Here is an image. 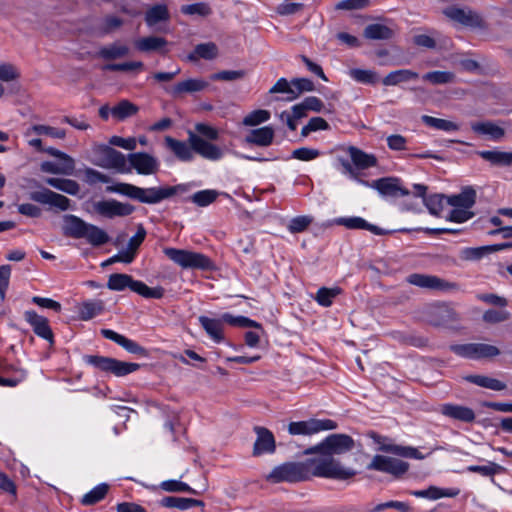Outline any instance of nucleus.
I'll return each instance as SVG.
<instances>
[{"instance_id":"f257e3e1","label":"nucleus","mask_w":512,"mask_h":512,"mask_svg":"<svg viewBox=\"0 0 512 512\" xmlns=\"http://www.w3.org/2000/svg\"><path fill=\"white\" fill-rule=\"evenodd\" d=\"M182 186L141 188L129 183H116L106 188L107 192L118 193L145 204H156L172 197Z\"/></svg>"},{"instance_id":"f03ea898","label":"nucleus","mask_w":512,"mask_h":512,"mask_svg":"<svg viewBox=\"0 0 512 512\" xmlns=\"http://www.w3.org/2000/svg\"><path fill=\"white\" fill-rule=\"evenodd\" d=\"M308 466L310 473L317 477L347 480L356 475L354 469L343 466L332 455L322 451L316 457L308 459Z\"/></svg>"},{"instance_id":"7ed1b4c3","label":"nucleus","mask_w":512,"mask_h":512,"mask_svg":"<svg viewBox=\"0 0 512 512\" xmlns=\"http://www.w3.org/2000/svg\"><path fill=\"white\" fill-rule=\"evenodd\" d=\"M163 253L182 269L209 270L213 268L211 259L203 253L173 247H165Z\"/></svg>"},{"instance_id":"20e7f679","label":"nucleus","mask_w":512,"mask_h":512,"mask_svg":"<svg viewBox=\"0 0 512 512\" xmlns=\"http://www.w3.org/2000/svg\"><path fill=\"white\" fill-rule=\"evenodd\" d=\"M107 287L113 291H123L130 288L133 292L145 297L160 299L164 295L162 287L150 288L144 282L134 280L130 275L115 273L109 276Z\"/></svg>"},{"instance_id":"39448f33","label":"nucleus","mask_w":512,"mask_h":512,"mask_svg":"<svg viewBox=\"0 0 512 512\" xmlns=\"http://www.w3.org/2000/svg\"><path fill=\"white\" fill-rule=\"evenodd\" d=\"M476 192L467 187L457 195L448 197V205L451 210L447 214L446 218L452 222L462 223L468 221L474 216L471 208L475 204Z\"/></svg>"},{"instance_id":"423d86ee","label":"nucleus","mask_w":512,"mask_h":512,"mask_svg":"<svg viewBox=\"0 0 512 512\" xmlns=\"http://www.w3.org/2000/svg\"><path fill=\"white\" fill-rule=\"evenodd\" d=\"M83 360L86 364L102 372L111 373L116 377H124L140 368L138 363L125 362L100 355H85Z\"/></svg>"},{"instance_id":"0eeeda50","label":"nucleus","mask_w":512,"mask_h":512,"mask_svg":"<svg viewBox=\"0 0 512 512\" xmlns=\"http://www.w3.org/2000/svg\"><path fill=\"white\" fill-rule=\"evenodd\" d=\"M309 473L308 460L305 463H285L275 467L268 475V479L273 482H296L306 479Z\"/></svg>"},{"instance_id":"6e6552de","label":"nucleus","mask_w":512,"mask_h":512,"mask_svg":"<svg viewBox=\"0 0 512 512\" xmlns=\"http://www.w3.org/2000/svg\"><path fill=\"white\" fill-rule=\"evenodd\" d=\"M451 350L463 358L483 360L496 357L500 354L498 347L486 343H467L451 346Z\"/></svg>"},{"instance_id":"1a4fd4ad","label":"nucleus","mask_w":512,"mask_h":512,"mask_svg":"<svg viewBox=\"0 0 512 512\" xmlns=\"http://www.w3.org/2000/svg\"><path fill=\"white\" fill-rule=\"evenodd\" d=\"M358 182L377 190L383 196L390 197H413V190L410 191L402 186L400 179L393 177L381 178L368 183L364 180L358 179Z\"/></svg>"},{"instance_id":"9d476101","label":"nucleus","mask_w":512,"mask_h":512,"mask_svg":"<svg viewBox=\"0 0 512 512\" xmlns=\"http://www.w3.org/2000/svg\"><path fill=\"white\" fill-rule=\"evenodd\" d=\"M336 428L337 424L333 420L311 418L306 421L291 422L288 425V432L291 435H312Z\"/></svg>"},{"instance_id":"9b49d317","label":"nucleus","mask_w":512,"mask_h":512,"mask_svg":"<svg viewBox=\"0 0 512 512\" xmlns=\"http://www.w3.org/2000/svg\"><path fill=\"white\" fill-rule=\"evenodd\" d=\"M94 153L97 156V165L124 171L127 160L123 153L105 144L95 146Z\"/></svg>"},{"instance_id":"f8f14e48","label":"nucleus","mask_w":512,"mask_h":512,"mask_svg":"<svg viewBox=\"0 0 512 512\" xmlns=\"http://www.w3.org/2000/svg\"><path fill=\"white\" fill-rule=\"evenodd\" d=\"M427 186L423 184L413 185V198L421 199L432 215L441 216L448 207V197L443 194H432L426 197Z\"/></svg>"},{"instance_id":"ddd939ff","label":"nucleus","mask_w":512,"mask_h":512,"mask_svg":"<svg viewBox=\"0 0 512 512\" xmlns=\"http://www.w3.org/2000/svg\"><path fill=\"white\" fill-rule=\"evenodd\" d=\"M353 445L354 441L350 436L345 434H332L328 436L320 445L307 450L306 453L308 454L314 451H322L330 455L342 454L351 450Z\"/></svg>"},{"instance_id":"4468645a","label":"nucleus","mask_w":512,"mask_h":512,"mask_svg":"<svg viewBox=\"0 0 512 512\" xmlns=\"http://www.w3.org/2000/svg\"><path fill=\"white\" fill-rule=\"evenodd\" d=\"M443 14L451 21L468 27H482V16L470 8H458L455 6L447 7Z\"/></svg>"},{"instance_id":"2eb2a0df","label":"nucleus","mask_w":512,"mask_h":512,"mask_svg":"<svg viewBox=\"0 0 512 512\" xmlns=\"http://www.w3.org/2000/svg\"><path fill=\"white\" fill-rule=\"evenodd\" d=\"M29 198L37 203L48 205L50 208L60 211L70 209V199L47 188L30 192Z\"/></svg>"},{"instance_id":"dca6fc26","label":"nucleus","mask_w":512,"mask_h":512,"mask_svg":"<svg viewBox=\"0 0 512 512\" xmlns=\"http://www.w3.org/2000/svg\"><path fill=\"white\" fill-rule=\"evenodd\" d=\"M406 281L422 289L435 291H449L455 288L453 283L447 282L435 275L413 273L407 276Z\"/></svg>"},{"instance_id":"f3484780","label":"nucleus","mask_w":512,"mask_h":512,"mask_svg":"<svg viewBox=\"0 0 512 512\" xmlns=\"http://www.w3.org/2000/svg\"><path fill=\"white\" fill-rule=\"evenodd\" d=\"M409 468L407 462L383 455H375L368 469L389 473L395 476L404 474Z\"/></svg>"},{"instance_id":"a211bd4d","label":"nucleus","mask_w":512,"mask_h":512,"mask_svg":"<svg viewBox=\"0 0 512 512\" xmlns=\"http://www.w3.org/2000/svg\"><path fill=\"white\" fill-rule=\"evenodd\" d=\"M189 142L193 150L207 160L218 161L224 157L225 150L223 148L203 139L199 135L190 133Z\"/></svg>"},{"instance_id":"6ab92c4d","label":"nucleus","mask_w":512,"mask_h":512,"mask_svg":"<svg viewBox=\"0 0 512 512\" xmlns=\"http://www.w3.org/2000/svg\"><path fill=\"white\" fill-rule=\"evenodd\" d=\"M93 208L95 212L106 218L128 216L134 211L130 204L115 199L97 201L93 204Z\"/></svg>"},{"instance_id":"aec40b11","label":"nucleus","mask_w":512,"mask_h":512,"mask_svg":"<svg viewBox=\"0 0 512 512\" xmlns=\"http://www.w3.org/2000/svg\"><path fill=\"white\" fill-rule=\"evenodd\" d=\"M127 160L131 167L141 175L155 174L160 166L156 157L144 152L131 153L128 155Z\"/></svg>"},{"instance_id":"412c9836","label":"nucleus","mask_w":512,"mask_h":512,"mask_svg":"<svg viewBox=\"0 0 512 512\" xmlns=\"http://www.w3.org/2000/svg\"><path fill=\"white\" fill-rule=\"evenodd\" d=\"M24 319L37 336L53 343V332L47 318L37 314L34 310H27L24 312Z\"/></svg>"},{"instance_id":"4be33fe9","label":"nucleus","mask_w":512,"mask_h":512,"mask_svg":"<svg viewBox=\"0 0 512 512\" xmlns=\"http://www.w3.org/2000/svg\"><path fill=\"white\" fill-rule=\"evenodd\" d=\"M470 126L474 133L491 141H500L505 136V128L493 121L472 122Z\"/></svg>"},{"instance_id":"5701e85b","label":"nucleus","mask_w":512,"mask_h":512,"mask_svg":"<svg viewBox=\"0 0 512 512\" xmlns=\"http://www.w3.org/2000/svg\"><path fill=\"white\" fill-rule=\"evenodd\" d=\"M439 411L442 415L451 418L453 420L471 423L475 420V412L473 409L452 403H445L440 406Z\"/></svg>"},{"instance_id":"b1692460","label":"nucleus","mask_w":512,"mask_h":512,"mask_svg":"<svg viewBox=\"0 0 512 512\" xmlns=\"http://www.w3.org/2000/svg\"><path fill=\"white\" fill-rule=\"evenodd\" d=\"M101 334L106 339H109L115 343H117L119 346L124 348L127 352L141 355V356H147V350L139 345L137 342L111 330V329H102Z\"/></svg>"},{"instance_id":"393cba45","label":"nucleus","mask_w":512,"mask_h":512,"mask_svg":"<svg viewBox=\"0 0 512 512\" xmlns=\"http://www.w3.org/2000/svg\"><path fill=\"white\" fill-rule=\"evenodd\" d=\"M254 431L257 435L254 443L253 454L262 455L265 453H273L275 451V439L268 429L256 426Z\"/></svg>"},{"instance_id":"a878e982","label":"nucleus","mask_w":512,"mask_h":512,"mask_svg":"<svg viewBox=\"0 0 512 512\" xmlns=\"http://www.w3.org/2000/svg\"><path fill=\"white\" fill-rule=\"evenodd\" d=\"M275 131L270 126L251 130L245 137V142L260 147H267L273 143Z\"/></svg>"},{"instance_id":"bb28decb","label":"nucleus","mask_w":512,"mask_h":512,"mask_svg":"<svg viewBox=\"0 0 512 512\" xmlns=\"http://www.w3.org/2000/svg\"><path fill=\"white\" fill-rule=\"evenodd\" d=\"M165 143L167 148H169L179 160L187 162L193 159V152L195 151L193 150L190 143L188 144L184 141L176 140L169 136L165 138Z\"/></svg>"},{"instance_id":"cd10ccee","label":"nucleus","mask_w":512,"mask_h":512,"mask_svg":"<svg viewBox=\"0 0 512 512\" xmlns=\"http://www.w3.org/2000/svg\"><path fill=\"white\" fill-rule=\"evenodd\" d=\"M63 220V231L65 235L76 239H80L83 237L86 227L88 225L87 222L71 214L65 215Z\"/></svg>"},{"instance_id":"c85d7f7f","label":"nucleus","mask_w":512,"mask_h":512,"mask_svg":"<svg viewBox=\"0 0 512 512\" xmlns=\"http://www.w3.org/2000/svg\"><path fill=\"white\" fill-rule=\"evenodd\" d=\"M337 225L346 227L347 229H363L373 232L376 235L382 234V230L377 226L368 223L365 219L359 216L340 217L335 220Z\"/></svg>"},{"instance_id":"c756f323","label":"nucleus","mask_w":512,"mask_h":512,"mask_svg":"<svg viewBox=\"0 0 512 512\" xmlns=\"http://www.w3.org/2000/svg\"><path fill=\"white\" fill-rule=\"evenodd\" d=\"M201 326L206 331V333L210 336V338L216 342L220 343L223 341V321L220 319L209 318L207 316H200L198 318Z\"/></svg>"},{"instance_id":"7c9ffc66","label":"nucleus","mask_w":512,"mask_h":512,"mask_svg":"<svg viewBox=\"0 0 512 512\" xmlns=\"http://www.w3.org/2000/svg\"><path fill=\"white\" fill-rule=\"evenodd\" d=\"M208 82L203 79H187L177 83L170 91L171 95L178 97L184 93H194L204 90Z\"/></svg>"},{"instance_id":"2f4dec72","label":"nucleus","mask_w":512,"mask_h":512,"mask_svg":"<svg viewBox=\"0 0 512 512\" xmlns=\"http://www.w3.org/2000/svg\"><path fill=\"white\" fill-rule=\"evenodd\" d=\"M347 152L351 161L358 169H367L377 164V159L373 154L365 153L356 147H348Z\"/></svg>"},{"instance_id":"473e14b6","label":"nucleus","mask_w":512,"mask_h":512,"mask_svg":"<svg viewBox=\"0 0 512 512\" xmlns=\"http://www.w3.org/2000/svg\"><path fill=\"white\" fill-rule=\"evenodd\" d=\"M104 310L101 300H88L77 305L78 316L81 320L88 321L101 314Z\"/></svg>"},{"instance_id":"72a5a7b5","label":"nucleus","mask_w":512,"mask_h":512,"mask_svg":"<svg viewBox=\"0 0 512 512\" xmlns=\"http://www.w3.org/2000/svg\"><path fill=\"white\" fill-rule=\"evenodd\" d=\"M418 77H419L418 73H416L412 70L400 69V70L392 71L389 74H387L383 78L382 83L385 86H396L403 82L415 80Z\"/></svg>"},{"instance_id":"f704fd0d","label":"nucleus","mask_w":512,"mask_h":512,"mask_svg":"<svg viewBox=\"0 0 512 512\" xmlns=\"http://www.w3.org/2000/svg\"><path fill=\"white\" fill-rule=\"evenodd\" d=\"M75 168V162L71 157H67V161H61L59 163L45 161L41 164V170L43 172L52 174H66L70 175L73 173Z\"/></svg>"},{"instance_id":"c9c22d12","label":"nucleus","mask_w":512,"mask_h":512,"mask_svg":"<svg viewBox=\"0 0 512 512\" xmlns=\"http://www.w3.org/2000/svg\"><path fill=\"white\" fill-rule=\"evenodd\" d=\"M166 44L164 38L157 36L143 37L134 42L135 48L140 52L160 51Z\"/></svg>"},{"instance_id":"e433bc0d","label":"nucleus","mask_w":512,"mask_h":512,"mask_svg":"<svg viewBox=\"0 0 512 512\" xmlns=\"http://www.w3.org/2000/svg\"><path fill=\"white\" fill-rule=\"evenodd\" d=\"M504 245H489L481 247H469L461 251L464 260L475 261L483 258L486 254L502 250Z\"/></svg>"},{"instance_id":"4c0bfd02","label":"nucleus","mask_w":512,"mask_h":512,"mask_svg":"<svg viewBox=\"0 0 512 512\" xmlns=\"http://www.w3.org/2000/svg\"><path fill=\"white\" fill-rule=\"evenodd\" d=\"M82 238L92 246H101L109 241V236L103 229L90 223H88Z\"/></svg>"},{"instance_id":"58836bf2","label":"nucleus","mask_w":512,"mask_h":512,"mask_svg":"<svg viewBox=\"0 0 512 512\" xmlns=\"http://www.w3.org/2000/svg\"><path fill=\"white\" fill-rule=\"evenodd\" d=\"M129 53V48L120 43H112L103 46L98 51V56L105 60H114L125 57Z\"/></svg>"},{"instance_id":"ea45409f","label":"nucleus","mask_w":512,"mask_h":512,"mask_svg":"<svg viewBox=\"0 0 512 512\" xmlns=\"http://www.w3.org/2000/svg\"><path fill=\"white\" fill-rule=\"evenodd\" d=\"M218 55L217 46L212 43H203L195 47L194 51L188 55V60L197 61L198 59L212 60Z\"/></svg>"},{"instance_id":"a19ab883","label":"nucleus","mask_w":512,"mask_h":512,"mask_svg":"<svg viewBox=\"0 0 512 512\" xmlns=\"http://www.w3.org/2000/svg\"><path fill=\"white\" fill-rule=\"evenodd\" d=\"M466 380L483 388H487L494 391H501L506 388V384L498 379L491 378L483 375H470L466 377Z\"/></svg>"},{"instance_id":"79ce46f5","label":"nucleus","mask_w":512,"mask_h":512,"mask_svg":"<svg viewBox=\"0 0 512 512\" xmlns=\"http://www.w3.org/2000/svg\"><path fill=\"white\" fill-rule=\"evenodd\" d=\"M423 123L431 128H434L436 130H441L445 132H453L458 131L460 129L459 124L446 120L441 118L432 117L429 115H423L421 117Z\"/></svg>"},{"instance_id":"37998d69","label":"nucleus","mask_w":512,"mask_h":512,"mask_svg":"<svg viewBox=\"0 0 512 512\" xmlns=\"http://www.w3.org/2000/svg\"><path fill=\"white\" fill-rule=\"evenodd\" d=\"M46 183L57 190L65 192L70 195H77L80 191L79 184L71 179L63 178H47Z\"/></svg>"},{"instance_id":"c03bdc74","label":"nucleus","mask_w":512,"mask_h":512,"mask_svg":"<svg viewBox=\"0 0 512 512\" xmlns=\"http://www.w3.org/2000/svg\"><path fill=\"white\" fill-rule=\"evenodd\" d=\"M169 18V12L166 5L158 4L146 12L145 21L149 27L156 25L160 21H166Z\"/></svg>"},{"instance_id":"a18cd8bd","label":"nucleus","mask_w":512,"mask_h":512,"mask_svg":"<svg viewBox=\"0 0 512 512\" xmlns=\"http://www.w3.org/2000/svg\"><path fill=\"white\" fill-rule=\"evenodd\" d=\"M163 507L167 508H176L179 510H187L196 504L199 501L191 498H183V497H175V496H167L161 499L160 501Z\"/></svg>"},{"instance_id":"49530a36","label":"nucleus","mask_w":512,"mask_h":512,"mask_svg":"<svg viewBox=\"0 0 512 512\" xmlns=\"http://www.w3.org/2000/svg\"><path fill=\"white\" fill-rule=\"evenodd\" d=\"M383 452L392 453L398 456L421 459L422 456L417 449L413 447L400 446L395 444H382L379 448Z\"/></svg>"},{"instance_id":"de8ad7c7","label":"nucleus","mask_w":512,"mask_h":512,"mask_svg":"<svg viewBox=\"0 0 512 512\" xmlns=\"http://www.w3.org/2000/svg\"><path fill=\"white\" fill-rule=\"evenodd\" d=\"M392 34V30L382 24H371L364 30V36L372 40H387L392 37Z\"/></svg>"},{"instance_id":"09e8293b","label":"nucleus","mask_w":512,"mask_h":512,"mask_svg":"<svg viewBox=\"0 0 512 512\" xmlns=\"http://www.w3.org/2000/svg\"><path fill=\"white\" fill-rule=\"evenodd\" d=\"M348 75L358 83L374 85L379 77L373 70L354 68L349 70Z\"/></svg>"},{"instance_id":"8fccbe9b","label":"nucleus","mask_w":512,"mask_h":512,"mask_svg":"<svg viewBox=\"0 0 512 512\" xmlns=\"http://www.w3.org/2000/svg\"><path fill=\"white\" fill-rule=\"evenodd\" d=\"M109 486L105 483H101L91 489L89 492L83 495L81 503L83 505H93L101 501L107 494Z\"/></svg>"},{"instance_id":"3c124183","label":"nucleus","mask_w":512,"mask_h":512,"mask_svg":"<svg viewBox=\"0 0 512 512\" xmlns=\"http://www.w3.org/2000/svg\"><path fill=\"white\" fill-rule=\"evenodd\" d=\"M137 111L138 108L133 103L128 100H122L116 106L111 108V115L117 120H124L125 118L136 114Z\"/></svg>"},{"instance_id":"603ef678","label":"nucleus","mask_w":512,"mask_h":512,"mask_svg":"<svg viewBox=\"0 0 512 512\" xmlns=\"http://www.w3.org/2000/svg\"><path fill=\"white\" fill-rule=\"evenodd\" d=\"M341 293V289L339 287L333 288H320L315 296V300L317 303L323 307H329L332 305L333 300Z\"/></svg>"},{"instance_id":"864d4df0","label":"nucleus","mask_w":512,"mask_h":512,"mask_svg":"<svg viewBox=\"0 0 512 512\" xmlns=\"http://www.w3.org/2000/svg\"><path fill=\"white\" fill-rule=\"evenodd\" d=\"M479 155L492 164L510 165L512 164V152L501 151H481Z\"/></svg>"},{"instance_id":"5fc2aeb1","label":"nucleus","mask_w":512,"mask_h":512,"mask_svg":"<svg viewBox=\"0 0 512 512\" xmlns=\"http://www.w3.org/2000/svg\"><path fill=\"white\" fill-rule=\"evenodd\" d=\"M269 93H285L288 96L286 97L287 101H293L298 98V93H296L292 81L288 82L285 78H280L269 90Z\"/></svg>"},{"instance_id":"6e6d98bb","label":"nucleus","mask_w":512,"mask_h":512,"mask_svg":"<svg viewBox=\"0 0 512 512\" xmlns=\"http://www.w3.org/2000/svg\"><path fill=\"white\" fill-rule=\"evenodd\" d=\"M455 75L450 71H431L422 76V79L433 85L447 84L454 81Z\"/></svg>"},{"instance_id":"4d7b16f0","label":"nucleus","mask_w":512,"mask_h":512,"mask_svg":"<svg viewBox=\"0 0 512 512\" xmlns=\"http://www.w3.org/2000/svg\"><path fill=\"white\" fill-rule=\"evenodd\" d=\"M33 132L37 133L38 136L53 139H64L66 136L65 130L44 124H34Z\"/></svg>"},{"instance_id":"13d9d810","label":"nucleus","mask_w":512,"mask_h":512,"mask_svg":"<svg viewBox=\"0 0 512 512\" xmlns=\"http://www.w3.org/2000/svg\"><path fill=\"white\" fill-rule=\"evenodd\" d=\"M219 192L213 189H205L194 193L191 196L193 203L200 207H206L213 203L218 197Z\"/></svg>"},{"instance_id":"bf43d9fd","label":"nucleus","mask_w":512,"mask_h":512,"mask_svg":"<svg viewBox=\"0 0 512 512\" xmlns=\"http://www.w3.org/2000/svg\"><path fill=\"white\" fill-rule=\"evenodd\" d=\"M270 112L268 110L264 109H258L250 112L248 115H246L243 118V125L244 126H257L261 123L267 122L270 119Z\"/></svg>"},{"instance_id":"052dcab7","label":"nucleus","mask_w":512,"mask_h":512,"mask_svg":"<svg viewBox=\"0 0 512 512\" xmlns=\"http://www.w3.org/2000/svg\"><path fill=\"white\" fill-rule=\"evenodd\" d=\"M221 320L231 326L236 327H260L257 322L251 320L245 316H234L230 313H224L221 315Z\"/></svg>"},{"instance_id":"680f3d73","label":"nucleus","mask_w":512,"mask_h":512,"mask_svg":"<svg viewBox=\"0 0 512 512\" xmlns=\"http://www.w3.org/2000/svg\"><path fill=\"white\" fill-rule=\"evenodd\" d=\"M502 470L503 468L494 462H488L485 465H470L467 467V471L478 473L484 477H493Z\"/></svg>"},{"instance_id":"e2e57ef3","label":"nucleus","mask_w":512,"mask_h":512,"mask_svg":"<svg viewBox=\"0 0 512 512\" xmlns=\"http://www.w3.org/2000/svg\"><path fill=\"white\" fill-rule=\"evenodd\" d=\"M20 77V71L16 65L9 62H0V82L9 83Z\"/></svg>"},{"instance_id":"0e129e2a","label":"nucleus","mask_w":512,"mask_h":512,"mask_svg":"<svg viewBox=\"0 0 512 512\" xmlns=\"http://www.w3.org/2000/svg\"><path fill=\"white\" fill-rule=\"evenodd\" d=\"M460 490L457 488H440L437 486H429L427 488L428 500H438L440 498H453L458 496Z\"/></svg>"},{"instance_id":"69168bd1","label":"nucleus","mask_w":512,"mask_h":512,"mask_svg":"<svg viewBox=\"0 0 512 512\" xmlns=\"http://www.w3.org/2000/svg\"><path fill=\"white\" fill-rule=\"evenodd\" d=\"M511 317L510 312L507 310H495V309H489L484 312L483 314V320L487 323H500L509 320Z\"/></svg>"},{"instance_id":"338daca9","label":"nucleus","mask_w":512,"mask_h":512,"mask_svg":"<svg viewBox=\"0 0 512 512\" xmlns=\"http://www.w3.org/2000/svg\"><path fill=\"white\" fill-rule=\"evenodd\" d=\"M160 487L168 492H188L195 494V490L188 484L178 480H166L160 484Z\"/></svg>"},{"instance_id":"774afa93","label":"nucleus","mask_w":512,"mask_h":512,"mask_svg":"<svg viewBox=\"0 0 512 512\" xmlns=\"http://www.w3.org/2000/svg\"><path fill=\"white\" fill-rule=\"evenodd\" d=\"M181 12L186 15H200L207 16L210 14V8L205 3H194L189 5H183Z\"/></svg>"}]
</instances>
